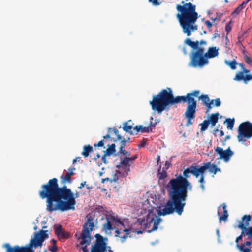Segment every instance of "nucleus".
<instances>
[{"label":"nucleus","instance_id":"obj_1","mask_svg":"<svg viewBox=\"0 0 252 252\" xmlns=\"http://www.w3.org/2000/svg\"><path fill=\"white\" fill-rule=\"evenodd\" d=\"M200 91L195 90L188 93L185 96L174 97L172 91L170 88L162 89L158 94L153 97V100L150 102L152 109L157 111L158 114L161 113L165 110H168V106H171L179 103H187V105L184 113V117L187 120L186 126H189L193 124L192 120L195 118L197 108V101L194 97H197L202 101L203 105L209 103L211 101L208 94H202L199 96Z\"/></svg>","mask_w":252,"mask_h":252},{"label":"nucleus","instance_id":"obj_2","mask_svg":"<svg viewBox=\"0 0 252 252\" xmlns=\"http://www.w3.org/2000/svg\"><path fill=\"white\" fill-rule=\"evenodd\" d=\"M41 188L39 196L43 199H46V209L49 212L56 210L64 212L75 209V198L79 196V193L76 192L74 194L65 185L60 187L57 178L50 179L46 184L42 185Z\"/></svg>","mask_w":252,"mask_h":252},{"label":"nucleus","instance_id":"obj_3","mask_svg":"<svg viewBox=\"0 0 252 252\" xmlns=\"http://www.w3.org/2000/svg\"><path fill=\"white\" fill-rule=\"evenodd\" d=\"M175 176L176 178L171 179L167 185L169 199L164 207L159 211V215L165 216L176 212L180 216L183 212L188 189L191 190L192 186L187 179L183 178L181 174H176Z\"/></svg>","mask_w":252,"mask_h":252},{"label":"nucleus","instance_id":"obj_4","mask_svg":"<svg viewBox=\"0 0 252 252\" xmlns=\"http://www.w3.org/2000/svg\"><path fill=\"white\" fill-rule=\"evenodd\" d=\"M182 5L177 4L176 9L180 13L177 15L183 32L188 36L191 34V32L196 31L198 26L195 22L198 18L196 12V6L191 2H181Z\"/></svg>","mask_w":252,"mask_h":252},{"label":"nucleus","instance_id":"obj_5","mask_svg":"<svg viewBox=\"0 0 252 252\" xmlns=\"http://www.w3.org/2000/svg\"><path fill=\"white\" fill-rule=\"evenodd\" d=\"M185 43L193 49L190 54V62L189 65L192 67H202L208 63V58H213L219 54L218 49L216 47H210L207 53H204L205 49L199 47V41H192L190 38H187Z\"/></svg>","mask_w":252,"mask_h":252},{"label":"nucleus","instance_id":"obj_6","mask_svg":"<svg viewBox=\"0 0 252 252\" xmlns=\"http://www.w3.org/2000/svg\"><path fill=\"white\" fill-rule=\"evenodd\" d=\"M48 230H40L35 233L34 238L31 241L30 247H20L18 245L11 247L8 243L4 244L3 247L6 249V252H33L32 247H41L44 241L48 238Z\"/></svg>","mask_w":252,"mask_h":252},{"label":"nucleus","instance_id":"obj_7","mask_svg":"<svg viewBox=\"0 0 252 252\" xmlns=\"http://www.w3.org/2000/svg\"><path fill=\"white\" fill-rule=\"evenodd\" d=\"M87 221L83 226L81 232V241L80 245H81V249L83 252H89L87 246L90 244L91 241V232L94 227V219L90 215L86 216Z\"/></svg>","mask_w":252,"mask_h":252},{"label":"nucleus","instance_id":"obj_8","mask_svg":"<svg viewBox=\"0 0 252 252\" xmlns=\"http://www.w3.org/2000/svg\"><path fill=\"white\" fill-rule=\"evenodd\" d=\"M161 221V219L153 212L149 213L145 219L139 218L137 220V222L144 229L150 228L153 225L152 228L147 230L148 233L156 230Z\"/></svg>","mask_w":252,"mask_h":252},{"label":"nucleus","instance_id":"obj_9","mask_svg":"<svg viewBox=\"0 0 252 252\" xmlns=\"http://www.w3.org/2000/svg\"><path fill=\"white\" fill-rule=\"evenodd\" d=\"M95 241L91 246V252H106L108 249L109 252H113L110 246L107 247L108 238L104 237L100 234L94 235Z\"/></svg>","mask_w":252,"mask_h":252},{"label":"nucleus","instance_id":"obj_10","mask_svg":"<svg viewBox=\"0 0 252 252\" xmlns=\"http://www.w3.org/2000/svg\"><path fill=\"white\" fill-rule=\"evenodd\" d=\"M238 132L237 139L239 142H245L246 139L244 138H250L252 137V123L249 122L241 123L239 126Z\"/></svg>","mask_w":252,"mask_h":252},{"label":"nucleus","instance_id":"obj_11","mask_svg":"<svg viewBox=\"0 0 252 252\" xmlns=\"http://www.w3.org/2000/svg\"><path fill=\"white\" fill-rule=\"evenodd\" d=\"M121 162L118 165L116 166V167L120 169H121L124 171V173H122L121 177L125 178L127 176L128 172L130 171V159L129 158V157H126L122 159L121 157Z\"/></svg>","mask_w":252,"mask_h":252},{"label":"nucleus","instance_id":"obj_12","mask_svg":"<svg viewBox=\"0 0 252 252\" xmlns=\"http://www.w3.org/2000/svg\"><path fill=\"white\" fill-rule=\"evenodd\" d=\"M215 152L220 156V159H222L225 162H228L230 157L233 155V152L228 147L226 150H223L221 147H217L214 148Z\"/></svg>","mask_w":252,"mask_h":252},{"label":"nucleus","instance_id":"obj_13","mask_svg":"<svg viewBox=\"0 0 252 252\" xmlns=\"http://www.w3.org/2000/svg\"><path fill=\"white\" fill-rule=\"evenodd\" d=\"M199 173H204L205 170L208 169L211 173L216 174L217 172H220L221 169L218 167L215 164H212L210 162L204 163L202 166H198Z\"/></svg>","mask_w":252,"mask_h":252},{"label":"nucleus","instance_id":"obj_14","mask_svg":"<svg viewBox=\"0 0 252 252\" xmlns=\"http://www.w3.org/2000/svg\"><path fill=\"white\" fill-rule=\"evenodd\" d=\"M198 170V166L191 165L189 167H188L184 170L183 175H182L183 178H186L187 179L190 177V174H192L196 178H198L199 177V173Z\"/></svg>","mask_w":252,"mask_h":252},{"label":"nucleus","instance_id":"obj_15","mask_svg":"<svg viewBox=\"0 0 252 252\" xmlns=\"http://www.w3.org/2000/svg\"><path fill=\"white\" fill-rule=\"evenodd\" d=\"M115 218L114 216L109 215L106 217V222L102 225L103 230L107 233L108 231H111L114 229L115 227L113 226L112 222L113 223V218Z\"/></svg>","mask_w":252,"mask_h":252},{"label":"nucleus","instance_id":"obj_16","mask_svg":"<svg viewBox=\"0 0 252 252\" xmlns=\"http://www.w3.org/2000/svg\"><path fill=\"white\" fill-rule=\"evenodd\" d=\"M234 80L237 81L243 80L244 83H247L248 81L252 80V75L246 74L244 75V72L239 71L236 74Z\"/></svg>","mask_w":252,"mask_h":252},{"label":"nucleus","instance_id":"obj_17","mask_svg":"<svg viewBox=\"0 0 252 252\" xmlns=\"http://www.w3.org/2000/svg\"><path fill=\"white\" fill-rule=\"evenodd\" d=\"M251 219V216L250 215H244L242 218V221L239 223L238 227L242 230L244 231L246 227L249 226Z\"/></svg>","mask_w":252,"mask_h":252},{"label":"nucleus","instance_id":"obj_18","mask_svg":"<svg viewBox=\"0 0 252 252\" xmlns=\"http://www.w3.org/2000/svg\"><path fill=\"white\" fill-rule=\"evenodd\" d=\"M121 174H122L121 172L118 171V170H116V173L114 175L112 179H111L109 178H105L104 179H102L101 182L102 183H104L106 181H109L111 183L113 182H117L118 181V180L119 179V178L121 177Z\"/></svg>","mask_w":252,"mask_h":252},{"label":"nucleus","instance_id":"obj_19","mask_svg":"<svg viewBox=\"0 0 252 252\" xmlns=\"http://www.w3.org/2000/svg\"><path fill=\"white\" fill-rule=\"evenodd\" d=\"M93 152V148L90 145H85L83 147V151L81 153L82 155L84 157L89 156V154Z\"/></svg>","mask_w":252,"mask_h":252},{"label":"nucleus","instance_id":"obj_20","mask_svg":"<svg viewBox=\"0 0 252 252\" xmlns=\"http://www.w3.org/2000/svg\"><path fill=\"white\" fill-rule=\"evenodd\" d=\"M223 211V215L221 216L220 213L218 212V215L219 216V220L220 221L221 220L226 221L228 216V212L226 209V206L225 203H223L221 205Z\"/></svg>","mask_w":252,"mask_h":252},{"label":"nucleus","instance_id":"obj_21","mask_svg":"<svg viewBox=\"0 0 252 252\" xmlns=\"http://www.w3.org/2000/svg\"><path fill=\"white\" fill-rule=\"evenodd\" d=\"M251 244V242L250 241H246L244 244H241V245H239L238 244H236L237 248L242 252H250V248H244L245 246H250Z\"/></svg>","mask_w":252,"mask_h":252},{"label":"nucleus","instance_id":"obj_22","mask_svg":"<svg viewBox=\"0 0 252 252\" xmlns=\"http://www.w3.org/2000/svg\"><path fill=\"white\" fill-rule=\"evenodd\" d=\"M108 148L104 151V153L108 155V156L112 155L113 154L115 153L116 152V145L115 144H112L111 145H107Z\"/></svg>","mask_w":252,"mask_h":252},{"label":"nucleus","instance_id":"obj_23","mask_svg":"<svg viewBox=\"0 0 252 252\" xmlns=\"http://www.w3.org/2000/svg\"><path fill=\"white\" fill-rule=\"evenodd\" d=\"M219 114L218 113H216L215 114H212L210 117V123L211 124L212 127L214 126L216 123L218 121Z\"/></svg>","mask_w":252,"mask_h":252},{"label":"nucleus","instance_id":"obj_24","mask_svg":"<svg viewBox=\"0 0 252 252\" xmlns=\"http://www.w3.org/2000/svg\"><path fill=\"white\" fill-rule=\"evenodd\" d=\"M251 0H247L245 1H243L241 4H240L233 11V14L238 15L239 14L241 11L244 8V6L248 3Z\"/></svg>","mask_w":252,"mask_h":252},{"label":"nucleus","instance_id":"obj_25","mask_svg":"<svg viewBox=\"0 0 252 252\" xmlns=\"http://www.w3.org/2000/svg\"><path fill=\"white\" fill-rule=\"evenodd\" d=\"M113 223H114L117 226L120 227V229L121 230L122 227H125V224L123 221L118 218L115 216V218H113Z\"/></svg>","mask_w":252,"mask_h":252},{"label":"nucleus","instance_id":"obj_26","mask_svg":"<svg viewBox=\"0 0 252 252\" xmlns=\"http://www.w3.org/2000/svg\"><path fill=\"white\" fill-rule=\"evenodd\" d=\"M225 63L226 65L229 66L230 68L232 70H235L236 68V65L237 64V63L235 60H233L232 61H225Z\"/></svg>","mask_w":252,"mask_h":252},{"label":"nucleus","instance_id":"obj_27","mask_svg":"<svg viewBox=\"0 0 252 252\" xmlns=\"http://www.w3.org/2000/svg\"><path fill=\"white\" fill-rule=\"evenodd\" d=\"M61 178V183L62 184H64L66 183H70L71 182V177H70L69 175H67V174H65L64 176H62Z\"/></svg>","mask_w":252,"mask_h":252},{"label":"nucleus","instance_id":"obj_28","mask_svg":"<svg viewBox=\"0 0 252 252\" xmlns=\"http://www.w3.org/2000/svg\"><path fill=\"white\" fill-rule=\"evenodd\" d=\"M210 124V120H204L203 123L200 124L201 126V131H204L205 130H206L209 126V125Z\"/></svg>","mask_w":252,"mask_h":252},{"label":"nucleus","instance_id":"obj_29","mask_svg":"<svg viewBox=\"0 0 252 252\" xmlns=\"http://www.w3.org/2000/svg\"><path fill=\"white\" fill-rule=\"evenodd\" d=\"M54 229L55 230V233L57 236H59L60 234L63 231L62 227L60 224L54 225Z\"/></svg>","mask_w":252,"mask_h":252},{"label":"nucleus","instance_id":"obj_30","mask_svg":"<svg viewBox=\"0 0 252 252\" xmlns=\"http://www.w3.org/2000/svg\"><path fill=\"white\" fill-rule=\"evenodd\" d=\"M225 122L227 123V128L230 129H232L235 122L234 119H231L230 118H227Z\"/></svg>","mask_w":252,"mask_h":252},{"label":"nucleus","instance_id":"obj_31","mask_svg":"<svg viewBox=\"0 0 252 252\" xmlns=\"http://www.w3.org/2000/svg\"><path fill=\"white\" fill-rule=\"evenodd\" d=\"M128 123L127 124L125 122L123 124V129L126 132H128L130 134V132H132V129L133 126H131V125H128Z\"/></svg>","mask_w":252,"mask_h":252},{"label":"nucleus","instance_id":"obj_32","mask_svg":"<svg viewBox=\"0 0 252 252\" xmlns=\"http://www.w3.org/2000/svg\"><path fill=\"white\" fill-rule=\"evenodd\" d=\"M204 174V173H199V176H200L199 182L201 183L200 188L202 189V190H204L205 188L204 186V183H205Z\"/></svg>","mask_w":252,"mask_h":252},{"label":"nucleus","instance_id":"obj_33","mask_svg":"<svg viewBox=\"0 0 252 252\" xmlns=\"http://www.w3.org/2000/svg\"><path fill=\"white\" fill-rule=\"evenodd\" d=\"M141 127L142 125H137L135 127H133V129L132 130V132H130V134H137L140 131H141Z\"/></svg>","mask_w":252,"mask_h":252},{"label":"nucleus","instance_id":"obj_34","mask_svg":"<svg viewBox=\"0 0 252 252\" xmlns=\"http://www.w3.org/2000/svg\"><path fill=\"white\" fill-rule=\"evenodd\" d=\"M69 233L68 232L63 230L62 233L58 236L60 240H63L69 237Z\"/></svg>","mask_w":252,"mask_h":252},{"label":"nucleus","instance_id":"obj_35","mask_svg":"<svg viewBox=\"0 0 252 252\" xmlns=\"http://www.w3.org/2000/svg\"><path fill=\"white\" fill-rule=\"evenodd\" d=\"M153 118L152 117H150V123L148 126V127H150L152 131L153 130V128H155L156 125L157 124V122H153Z\"/></svg>","mask_w":252,"mask_h":252},{"label":"nucleus","instance_id":"obj_36","mask_svg":"<svg viewBox=\"0 0 252 252\" xmlns=\"http://www.w3.org/2000/svg\"><path fill=\"white\" fill-rule=\"evenodd\" d=\"M245 234L252 238V227L246 228L244 230Z\"/></svg>","mask_w":252,"mask_h":252},{"label":"nucleus","instance_id":"obj_37","mask_svg":"<svg viewBox=\"0 0 252 252\" xmlns=\"http://www.w3.org/2000/svg\"><path fill=\"white\" fill-rule=\"evenodd\" d=\"M121 141L120 142V150L119 151H122L124 149L125 146L126 145V141L125 140V139L123 138L122 140H120Z\"/></svg>","mask_w":252,"mask_h":252},{"label":"nucleus","instance_id":"obj_38","mask_svg":"<svg viewBox=\"0 0 252 252\" xmlns=\"http://www.w3.org/2000/svg\"><path fill=\"white\" fill-rule=\"evenodd\" d=\"M112 128H109L108 129V133L103 136V140H111V133H112Z\"/></svg>","mask_w":252,"mask_h":252},{"label":"nucleus","instance_id":"obj_39","mask_svg":"<svg viewBox=\"0 0 252 252\" xmlns=\"http://www.w3.org/2000/svg\"><path fill=\"white\" fill-rule=\"evenodd\" d=\"M119 154H123V155L125 156L126 157H129L130 153L129 152L126 151L125 149L122 151H119V152L115 154V155H118Z\"/></svg>","mask_w":252,"mask_h":252},{"label":"nucleus","instance_id":"obj_40","mask_svg":"<svg viewBox=\"0 0 252 252\" xmlns=\"http://www.w3.org/2000/svg\"><path fill=\"white\" fill-rule=\"evenodd\" d=\"M104 142H105L104 140H101L100 141H99L98 142H97L96 143H94V149H96V147H103L104 145Z\"/></svg>","mask_w":252,"mask_h":252},{"label":"nucleus","instance_id":"obj_41","mask_svg":"<svg viewBox=\"0 0 252 252\" xmlns=\"http://www.w3.org/2000/svg\"><path fill=\"white\" fill-rule=\"evenodd\" d=\"M112 132H113L115 134V135L117 136V138L118 140H122V139L123 137L121 136L119 134V131L117 128H113Z\"/></svg>","mask_w":252,"mask_h":252},{"label":"nucleus","instance_id":"obj_42","mask_svg":"<svg viewBox=\"0 0 252 252\" xmlns=\"http://www.w3.org/2000/svg\"><path fill=\"white\" fill-rule=\"evenodd\" d=\"M141 131L142 133H143V132L149 133V132H152V130L150 128V127H148V126H147V127H143V126L142 125V127H141Z\"/></svg>","mask_w":252,"mask_h":252},{"label":"nucleus","instance_id":"obj_43","mask_svg":"<svg viewBox=\"0 0 252 252\" xmlns=\"http://www.w3.org/2000/svg\"><path fill=\"white\" fill-rule=\"evenodd\" d=\"M244 59L247 63L249 65H252V59L251 58L245 55L244 56Z\"/></svg>","mask_w":252,"mask_h":252},{"label":"nucleus","instance_id":"obj_44","mask_svg":"<svg viewBox=\"0 0 252 252\" xmlns=\"http://www.w3.org/2000/svg\"><path fill=\"white\" fill-rule=\"evenodd\" d=\"M214 102V100H211L209 103L204 104V105L207 107V112H209L211 109L212 108L211 104H213Z\"/></svg>","mask_w":252,"mask_h":252},{"label":"nucleus","instance_id":"obj_45","mask_svg":"<svg viewBox=\"0 0 252 252\" xmlns=\"http://www.w3.org/2000/svg\"><path fill=\"white\" fill-rule=\"evenodd\" d=\"M166 177H167V173L165 171H163L162 172L159 173V179H163L165 178H166Z\"/></svg>","mask_w":252,"mask_h":252},{"label":"nucleus","instance_id":"obj_46","mask_svg":"<svg viewBox=\"0 0 252 252\" xmlns=\"http://www.w3.org/2000/svg\"><path fill=\"white\" fill-rule=\"evenodd\" d=\"M205 24L206 25L209 30H211V28L213 25L212 23L209 20H206L205 21Z\"/></svg>","mask_w":252,"mask_h":252},{"label":"nucleus","instance_id":"obj_47","mask_svg":"<svg viewBox=\"0 0 252 252\" xmlns=\"http://www.w3.org/2000/svg\"><path fill=\"white\" fill-rule=\"evenodd\" d=\"M225 29V31L227 32V34H228V33L230 32V31L231 30V27L230 25V23H228L226 24Z\"/></svg>","mask_w":252,"mask_h":252},{"label":"nucleus","instance_id":"obj_48","mask_svg":"<svg viewBox=\"0 0 252 252\" xmlns=\"http://www.w3.org/2000/svg\"><path fill=\"white\" fill-rule=\"evenodd\" d=\"M58 247L56 245H52L51 247H49V250L51 252H57Z\"/></svg>","mask_w":252,"mask_h":252},{"label":"nucleus","instance_id":"obj_49","mask_svg":"<svg viewBox=\"0 0 252 252\" xmlns=\"http://www.w3.org/2000/svg\"><path fill=\"white\" fill-rule=\"evenodd\" d=\"M147 144V139L143 138L141 141L140 144L138 146L139 147H144Z\"/></svg>","mask_w":252,"mask_h":252},{"label":"nucleus","instance_id":"obj_50","mask_svg":"<svg viewBox=\"0 0 252 252\" xmlns=\"http://www.w3.org/2000/svg\"><path fill=\"white\" fill-rule=\"evenodd\" d=\"M214 101H215V106L216 107H220L221 104V102L220 101V98H218L214 100Z\"/></svg>","mask_w":252,"mask_h":252},{"label":"nucleus","instance_id":"obj_51","mask_svg":"<svg viewBox=\"0 0 252 252\" xmlns=\"http://www.w3.org/2000/svg\"><path fill=\"white\" fill-rule=\"evenodd\" d=\"M242 235H245L244 231L243 230H242L241 234L236 239L235 242L237 244H238L239 240H241L242 239Z\"/></svg>","mask_w":252,"mask_h":252},{"label":"nucleus","instance_id":"obj_52","mask_svg":"<svg viewBox=\"0 0 252 252\" xmlns=\"http://www.w3.org/2000/svg\"><path fill=\"white\" fill-rule=\"evenodd\" d=\"M128 236L125 234L123 236H120L119 238H120V240H121V242L122 243H124L125 242L126 240L127 239V238H128Z\"/></svg>","mask_w":252,"mask_h":252},{"label":"nucleus","instance_id":"obj_53","mask_svg":"<svg viewBox=\"0 0 252 252\" xmlns=\"http://www.w3.org/2000/svg\"><path fill=\"white\" fill-rule=\"evenodd\" d=\"M75 168H69V172L66 173L67 175H69L70 177H71V176L73 175L74 174V173L73 172V170H75Z\"/></svg>","mask_w":252,"mask_h":252},{"label":"nucleus","instance_id":"obj_54","mask_svg":"<svg viewBox=\"0 0 252 252\" xmlns=\"http://www.w3.org/2000/svg\"><path fill=\"white\" fill-rule=\"evenodd\" d=\"M131 231V228H125L123 230V232H125V234L129 236L130 232Z\"/></svg>","mask_w":252,"mask_h":252},{"label":"nucleus","instance_id":"obj_55","mask_svg":"<svg viewBox=\"0 0 252 252\" xmlns=\"http://www.w3.org/2000/svg\"><path fill=\"white\" fill-rule=\"evenodd\" d=\"M149 1L152 3V4L155 6H158L159 4V2L158 1V0H152Z\"/></svg>","mask_w":252,"mask_h":252},{"label":"nucleus","instance_id":"obj_56","mask_svg":"<svg viewBox=\"0 0 252 252\" xmlns=\"http://www.w3.org/2000/svg\"><path fill=\"white\" fill-rule=\"evenodd\" d=\"M137 158V156L135 155L132 157H129V158L130 159V162L132 163L134 160H135Z\"/></svg>","mask_w":252,"mask_h":252},{"label":"nucleus","instance_id":"obj_57","mask_svg":"<svg viewBox=\"0 0 252 252\" xmlns=\"http://www.w3.org/2000/svg\"><path fill=\"white\" fill-rule=\"evenodd\" d=\"M107 156H108L106 154H105V153H104V155L102 156V158H101V159H102V161L105 164H106L107 163V160H106V157Z\"/></svg>","mask_w":252,"mask_h":252},{"label":"nucleus","instance_id":"obj_58","mask_svg":"<svg viewBox=\"0 0 252 252\" xmlns=\"http://www.w3.org/2000/svg\"><path fill=\"white\" fill-rule=\"evenodd\" d=\"M86 181L82 182L80 184V186L78 187V189H82L83 188H84L85 187V185H86Z\"/></svg>","mask_w":252,"mask_h":252},{"label":"nucleus","instance_id":"obj_59","mask_svg":"<svg viewBox=\"0 0 252 252\" xmlns=\"http://www.w3.org/2000/svg\"><path fill=\"white\" fill-rule=\"evenodd\" d=\"M115 237H120L119 234H120V229H116L115 231Z\"/></svg>","mask_w":252,"mask_h":252},{"label":"nucleus","instance_id":"obj_60","mask_svg":"<svg viewBox=\"0 0 252 252\" xmlns=\"http://www.w3.org/2000/svg\"><path fill=\"white\" fill-rule=\"evenodd\" d=\"M75 237L76 238H77V239L78 240H80L81 241V233H80V235L79 236L78 234L77 233H75V235H74Z\"/></svg>","mask_w":252,"mask_h":252},{"label":"nucleus","instance_id":"obj_61","mask_svg":"<svg viewBox=\"0 0 252 252\" xmlns=\"http://www.w3.org/2000/svg\"><path fill=\"white\" fill-rule=\"evenodd\" d=\"M100 157V155L99 154L97 153L96 155L94 158V160L96 161L98 159H99Z\"/></svg>","mask_w":252,"mask_h":252},{"label":"nucleus","instance_id":"obj_62","mask_svg":"<svg viewBox=\"0 0 252 252\" xmlns=\"http://www.w3.org/2000/svg\"><path fill=\"white\" fill-rule=\"evenodd\" d=\"M220 35L218 33V31H217V32H215L213 35L212 37V39H215L217 37H219Z\"/></svg>","mask_w":252,"mask_h":252},{"label":"nucleus","instance_id":"obj_63","mask_svg":"<svg viewBox=\"0 0 252 252\" xmlns=\"http://www.w3.org/2000/svg\"><path fill=\"white\" fill-rule=\"evenodd\" d=\"M85 187L86 188V189H87L89 190H90V189H93L92 186H90L89 184H86V185H85Z\"/></svg>","mask_w":252,"mask_h":252},{"label":"nucleus","instance_id":"obj_64","mask_svg":"<svg viewBox=\"0 0 252 252\" xmlns=\"http://www.w3.org/2000/svg\"><path fill=\"white\" fill-rule=\"evenodd\" d=\"M51 242V243L52 244V245H54V246L56 245V242H57V241H56V240H55V239H52V240H51V242Z\"/></svg>","mask_w":252,"mask_h":252}]
</instances>
